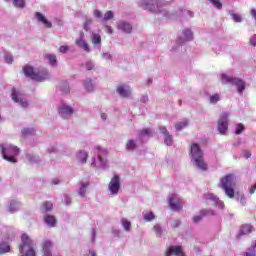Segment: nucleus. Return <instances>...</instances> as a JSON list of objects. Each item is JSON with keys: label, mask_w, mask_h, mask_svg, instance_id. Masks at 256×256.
Returning a JSON list of instances; mask_svg holds the SVG:
<instances>
[{"label": "nucleus", "mask_w": 256, "mask_h": 256, "mask_svg": "<svg viewBox=\"0 0 256 256\" xmlns=\"http://www.w3.org/2000/svg\"><path fill=\"white\" fill-rule=\"evenodd\" d=\"M138 7H141L144 11H150V13H158L159 17H162V21H175L181 17V15H188L193 17L194 14L189 10H179L176 13H171V9L167 8L169 2L165 0H137Z\"/></svg>", "instance_id": "1"}, {"label": "nucleus", "mask_w": 256, "mask_h": 256, "mask_svg": "<svg viewBox=\"0 0 256 256\" xmlns=\"http://www.w3.org/2000/svg\"><path fill=\"white\" fill-rule=\"evenodd\" d=\"M191 162L194 167H197L201 171H207V162H205V154L201 150V146L197 143H193L190 147Z\"/></svg>", "instance_id": "2"}, {"label": "nucleus", "mask_w": 256, "mask_h": 256, "mask_svg": "<svg viewBox=\"0 0 256 256\" xmlns=\"http://www.w3.org/2000/svg\"><path fill=\"white\" fill-rule=\"evenodd\" d=\"M24 75L26 77H30L33 81H47L49 79V71L45 68H33L31 66H25L24 69Z\"/></svg>", "instance_id": "3"}, {"label": "nucleus", "mask_w": 256, "mask_h": 256, "mask_svg": "<svg viewBox=\"0 0 256 256\" xmlns=\"http://www.w3.org/2000/svg\"><path fill=\"white\" fill-rule=\"evenodd\" d=\"M220 81L222 85H234L239 95H243V91H245V81H243L241 78L233 77L227 73H222L220 76Z\"/></svg>", "instance_id": "4"}, {"label": "nucleus", "mask_w": 256, "mask_h": 256, "mask_svg": "<svg viewBox=\"0 0 256 256\" xmlns=\"http://www.w3.org/2000/svg\"><path fill=\"white\" fill-rule=\"evenodd\" d=\"M220 187L229 199H233V197H235V190L233 189V187H235V175L228 174L222 178Z\"/></svg>", "instance_id": "5"}, {"label": "nucleus", "mask_w": 256, "mask_h": 256, "mask_svg": "<svg viewBox=\"0 0 256 256\" xmlns=\"http://www.w3.org/2000/svg\"><path fill=\"white\" fill-rule=\"evenodd\" d=\"M22 243L19 247V251L22 256H37L35 249V242L29 238L27 234H22L21 236Z\"/></svg>", "instance_id": "6"}, {"label": "nucleus", "mask_w": 256, "mask_h": 256, "mask_svg": "<svg viewBox=\"0 0 256 256\" xmlns=\"http://www.w3.org/2000/svg\"><path fill=\"white\" fill-rule=\"evenodd\" d=\"M0 149L2 151V156L5 161L9 163H17V155H19V148L11 144H0Z\"/></svg>", "instance_id": "7"}, {"label": "nucleus", "mask_w": 256, "mask_h": 256, "mask_svg": "<svg viewBox=\"0 0 256 256\" xmlns=\"http://www.w3.org/2000/svg\"><path fill=\"white\" fill-rule=\"evenodd\" d=\"M189 41H193V31H191L190 28H184L178 36L176 40V47L172 48V52L179 53L183 45H185V43H189Z\"/></svg>", "instance_id": "8"}, {"label": "nucleus", "mask_w": 256, "mask_h": 256, "mask_svg": "<svg viewBox=\"0 0 256 256\" xmlns=\"http://www.w3.org/2000/svg\"><path fill=\"white\" fill-rule=\"evenodd\" d=\"M95 153H96V155H98V162L96 163L95 158H93L91 166L96 167L97 169H103V170L108 169L109 164L107 162V158H105L108 155L107 149L97 146Z\"/></svg>", "instance_id": "9"}, {"label": "nucleus", "mask_w": 256, "mask_h": 256, "mask_svg": "<svg viewBox=\"0 0 256 256\" xmlns=\"http://www.w3.org/2000/svg\"><path fill=\"white\" fill-rule=\"evenodd\" d=\"M229 117H231V113L229 112H222L219 116L217 122V129L220 135H225L227 130L229 129Z\"/></svg>", "instance_id": "10"}, {"label": "nucleus", "mask_w": 256, "mask_h": 256, "mask_svg": "<svg viewBox=\"0 0 256 256\" xmlns=\"http://www.w3.org/2000/svg\"><path fill=\"white\" fill-rule=\"evenodd\" d=\"M119 191H121V177L119 175H114L108 183V192L112 197H117Z\"/></svg>", "instance_id": "11"}, {"label": "nucleus", "mask_w": 256, "mask_h": 256, "mask_svg": "<svg viewBox=\"0 0 256 256\" xmlns=\"http://www.w3.org/2000/svg\"><path fill=\"white\" fill-rule=\"evenodd\" d=\"M116 28L120 33H125L126 35H130L133 33V24L127 20H119L116 22Z\"/></svg>", "instance_id": "12"}, {"label": "nucleus", "mask_w": 256, "mask_h": 256, "mask_svg": "<svg viewBox=\"0 0 256 256\" xmlns=\"http://www.w3.org/2000/svg\"><path fill=\"white\" fill-rule=\"evenodd\" d=\"M58 113L62 119H71L75 110L67 104H61L58 107Z\"/></svg>", "instance_id": "13"}, {"label": "nucleus", "mask_w": 256, "mask_h": 256, "mask_svg": "<svg viewBox=\"0 0 256 256\" xmlns=\"http://www.w3.org/2000/svg\"><path fill=\"white\" fill-rule=\"evenodd\" d=\"M116 93L123 99H129V97H131V86L127 84H120L116 88Z\"/></svg>", "instance_id": "14"}, {"label": "nucleus", "mask_w": 256, "mask_h": 256, "mask_svg": "<svg viewBox=\"0 0 256 256\" xmlns=\"http://www.w3.org/2000/svg\"><path fill=\"white\" fill-rule=\"evenodd\" d=\"M169 205L172 211H179L183 207V200L177 194H174L169 197Z\"/></svg>", "instance_id": "15"}, {"label": "nucleus", "mask_w": 256, "mask_h": 256, "mask_svg": "<svg viewBox=\"0 0 256 256\" xmlns=\"http://www.w3.org/2000/svg\"><path fill=\"white\" fill-rule=\"evenodd\" d=\"M12 100H14L15 103H19L23 109L29 107V102H27L19 92L15 91V89H12Z\"/></svg>", "instance_id": "16"}, {"label": "nucleus", "mask_w": 256, "mask_h": 256, "mask_svg": "<svg viewBox=\"0 0 256 256\" xmlns=\"http://www.w3.org/2000/svg\"><path fill=\"white\" fill-rule=\"evenodd\" d=\"M77 47L80 49H83L85 53H91V48L89 47V44L87 41H85V33L80 32L79 38L75 41Z\"/></svg>", "instance_id": "17"}, {"label": "nucleus", "mask_w": 256, "mask_h": 256, "mask_svg": "<svg viewBox=\"0 0 256 256\" xmlns=\"http://www.w3.org/2000/svg\"><path fill=\"white\" fill-rule=\"evenodd\" d=\"M205 201H208L212 203V205H216L219 209H223L225 207V204L215 196V194L212 193H206L204 194Z\"/></svg>", "instance_id": "18"}, {"label": "nucleus", "mask_w": 256, "mask_h": 256, "mask_svg": "<svg viewBox=\"0 0 256 256\" xmlns=\"http://www.w3.org/2000/svg\"><path fill=\"white\" fill-rule=\"evenodd\" d=\"M159 131L164 137L165 145L171 147V145H173V136L169 133V131H167V128H165L164 126H160Z\"/></svg>", "instance_id": "19"}, {"label": "nucleus", "mask_w": 256, "mask_h": 256, "mask_svg": "<svg viewBox=\"0 0 256 256\" xmlns=\"http://www.w3.org/2000/svg\"><path fill=\"white\" fill-rule=\"evenodd\" d=\"M35 18L37 19L38 23H42V25H44V27L47 29H51V27H53V23L47 20V17H45V15H43L41 12H36Z\"/></svg>", "instance_id": "20"}, {"label": "nucleus", "mask_w": 256, "mask_h": 256, "mask_svg": "<svg viewBox=\"0 0 256 256\" xmlns=\"http://www.w3.org/2000/svg\"><path fill=\"white\" fill-rule=\"evenodd\" d=\"M51 249H53V242L51 240H45L42 245V256H53Z\"/></svg>", "instance_id": "21"}, {"label": "nucleus", "mask_w": 256, "mask_h": 256, "mask_svg": "<svg viewBox=\"0 0 256 256\" xmlns=\"http://www.w3.org/2000/svg\"><path fill=\"white\" fill-rule=\"evenodd\" d=\"M207 215H215V211L211 209H203L200 211V215H196L193 217V222L194 223H199L203 217H207Z\"/></svg>", "instance_id": "22"}, {"label": "nucleus", "mask_w": 256, "mask_h": 256, "mask_svg": "<svg viewBox=\"0 0 256 256\" xmlns=\"http://www.w3.org/2000/svg\"><path fill=\"white\" fill-rule=\"evenodd\" d=\"M87 189H89V181L80 182L78 184V195L84 198L87 195Z\"/></svg>", "instance_id": "23"}, {"label": "nucleus", "mask_w": 256, "mask_h": 256, "mask_svg": "<svg viewBox=\"0 0 256 256\" xmlns=\"http://www.w3.org/2000/svg\"><path fill=\"white\" fill-rule=\"evenodd\" d=\"M19 207H21V204L18 201L10 200L6 211H8V213H17V211H19Z\"/></svg>", "instance_id": "24"}, {"label": "nucleus", "mask_w": 256, "mask_h": 256, "mask_svg": "<svg viewBox=\"0 0 256 256\" xmlns=\"http://www.w3.org/2000/svg\"><path fill=\"white\" fill-rule=\"evenodd\" d=\"M91 42L94 45V49H101V36L98 33L92 32Z\"/></svg>", "instance_id": "25"}, {"label": "nucleus", "mask_w": 256, "mask_h": 256, "mask_svg": "<svg viewBox=\"0 0 256 256\" xmlns=\"http://www.w3.org/2000/svg\"><path fill=\"white\" fill-rule=\"evenodd\" d=\"M255 231V228L250 224L242 225L240 228V235H249V233H253Z\"/></svg>", "instance_id": "26"}, {"label": "nucleus", "mask_w": 256, "mask_h": 256, "mask_svg": "<svg viewBox=\"0 0 256 256\" xmlns=\"http://www.w3.org/2000/svg\"><path fill=\"white\" fill-rule=\"evenodd\" d=\"M84 88L88 93H93L95 91V85H93V80H91V78L84 80Z\"/></svg>", "instance_id": "27"}, {"label": "nucleus", "mask_w": 256, "mask_h": 256, "mask_svg": "<svg viewBox=\"0 0 256 256\" xmlns=\"http://www.w3.org/2000/svg\"><path fill=\"white\" fill-rule=\"evenodd\" d=\"M87 157H89V154H87V152L80 150L77 154H76V159L77 161H79V163H87Z\"/></svg>", "instance_id": "28"}, {"label": "nucleus", "mask_w": 256, "mask_h": 256, "mask_svg": "<svg viewBox=\"0 0 256 256\" xmlns=\"http://www.w3.org/2000/svg\"><path fill=\"white\" fill-rule=\"evenodd\" d=\"M45 58L49 61L51 67H57V56L55 54H46Z\"/></svg>", "instance_id": "29"}, {"label": "nucleus", "mask_w": 256, "mask_h": 256, "mask_svg": "<svg viewBox=\"0 0 256 256\" xmlns=\"http://www.w3.org/2000/svg\"><path fill=\"white\" fill-rule=\"evenodd\" d=\"M44 221L48 227H55L57 220H55V217L53 216H45Z\"/></svg>", "instance_id": "30"}, {"label": "nucleus", "mask_w": 256, "mask_h": 256, "mask_svg": "<svg viewBox=\"0 0 256 256\" xmlns=\"http://www.w3.org/2000/svg\"><path fill=\"white\" fill-rule=\"evenodd\" d=\"M120 223H121L124 231H127V232L131 231V221L127 220L126 218H122L120 220Z\"/></svg>", "instance_id": "31"}, {"label": "nucleus", "mask_w": 256, "mask_h": 256, "mask_svg": "<svg viewBox=\"0 0 256 256\" xmlns=\"http://www.w3.org/2000/svg\"><path fill=\"white\" fill-rule=\"evenodd\" d=\"M11 251V246L7 242L0 243V255H3V253H9Z\"/></svg>", "instance_id": "32"}, {"label": "nucleus", "mask_w": 256, "mask_h": 256, "mask_svg": "<svg viewBox=\"0 0 256 256\" xmlns=\"http://www.w3.org/2000/svg\"><path fill=\"white\" fill-rule=\"evenodd\" d=\"M137 147V143L134 140H128L126 143V151H133Z\"/></svg>", "instance_id": "33"}, {"label": "nucleus", "mask_w": 256, "mask_h": 256, "mask_svg": "<svg viewBox=\"0 0 256 256\" xmlns=\"http://www.w3.org/2000/svg\"><path fill=\"white\" fill-rule=\"evenodd\" d=\"M209 100L212 105H216V103H219V101H221V95L220 94L211 95Z\"/></svg>", "instance_id": "34"}, {"label": "nucleus", "mask_w": 256, "mask_h": 256, "mask_svg": "<svg viewBox=\"0 0 256 256\" xmlns=\"http://www.w3.org/2000/svg\"><path fill=\"white\" fill-rule=\"evenodd\" d=\"M23 137H29V135H35V130L33 128H24L22 129Z\"/></svg>", "instance_id": "35"}, {"label": "nucleus", "mask_w": 256, "mask_h": 256, "mask_svg": "<svg viewBox=\"0 0 256 256\" xmlns=\"http://www.w3.org/2000/svg\"><path fill=\"white\" fill-rule=\"evenodd\" d=\"M187 125H189V122L187 120H184L182 122H178L175 125V129L176 131H181L183 128L187 127Z\"/></svg>", "instance_id": "36"}, {"label": "nucleus", "mask_w": 256, "mask_h": 256, "mask_svg": "<svg viewBox=\"0 0 256 256\" xmlns=\"http://www.w3.org/2000/svg\"><path fill=\"white\" fill-rule=\"evenodd\" d=\"M113 17H115V13H113V11L109 10L104 14L102 21H111V19H113Z\"/></svg>", "instance_id": "37"}, {"label": "nucleus", "mask_w": 256, "mask_h": 256, "mask_svg": "<svg viewBox=\"0 0 256 256\" xmlns=\"http://www.w3.org/2000/svg\"><path fill=\"white\" fill-rule=\"evenodd\" d=\"M143 219L144 221H153V219H155V214H153V212H146L143 214Z\"/></svg>", "instance_id": "38"}, {"label": "nucleus", "mask_w": 256, "mask_h": 256, "mask_svg": "<svg viewBox=\"0 0 256 256\" xmlns=\"http://www.w3.org/2000/svg\"><path fill=\"white\" fill-rule=\"evenodd\" d=\"M243 131H245V126L243 124H236L235 126V134L236 135H241V133H243Z\"/></svg>", "instance_id": "39"}, {"label": "nucleus", "mask_w": 256, "mask_h": 256, "mask_svg": "<svg viewBox=\"0 0 256 256\" xmlns=\"http://www.w3.org/2000/svg\"><path fill=\"white\" fill-rule=\"evenodd\" d=\"M153 229L157 237H161V235H163V228H161L159 224L154 225Z\"/></svg>", "instance_id": "40"}, {"label": "nucleus", "mask_w": 256, "mask_h": 256, "mask_svg": "<svg viewBox=\"0 0 256 256\" xmlns=\"http://www.w3.org/2000/svg\"><path fill=\"white\" fill-rule=\"evenodd\" d=\"M14 7H18L20 9H23L25 7V0H12Z\"/></svg>", "instance_id": "41"}, {"label": "nucleus", "mask_w": 256, "mask_h": 256, "mask_svg": "<svg viewBox=\"0 0 256 256\" xmlns=\"http://www.w3.org/2000/svg\"><path fill=\"white\" fill-rule=\"evenodd\" d=\"M4 59H5V62L8 63L9 65L13 63V55H11V53L4 52Z\"/></svg>", "instance_id": "42"}, {"label": "nucleus", "mask_w": 256, "mask_h": 256, "mask_svg": "<svg viewBox=\"0 0 256 256\" xmlns=\"http://www.w3.org/2000/svg\"><path fill=\"white\" fill-rule=\"evenodd\" d=\"M209 2L212 3L213 7L216 9H223V4L221 3L220 0H208Z\"/></svg>", "instance_id": "43"}, {"label": "nucleus", "mask_w": 256, "mask_h": 256, "mask_svg": "<svg viewBox=\"0 0 256 256\" xmlns=\"http://www.w3.org/2000/svg\"><path fill=\"white\" fill-rule=\"evenodd\" d=\"M233 21H235V23H241V21H243V19L241 18V15L239 14H235L234 12L230 13Z\"/></svg>", "instance_id": "44"}, {"label": "nucleus", "mask_w": 256, "mask_h": 256, "mask_svg": "<svg viewBox=\"0 0 256 256\" xmlns=\"http://www.w3.org/2000/svg\"><path fill=\"white\" fill-rule=\"evenodd\" d=\"M85 69L87 71H93V69H95V63H93V61H87L85 63Z\"/></svg>", "instance_id": "45"}, {"label": "nucleus", "mask_w": 256, "mask_h": 256, "mask_svg": "<svg viewBox=\"0 0 256 256\" xmlns=\"http://www.w3.org/2000/svg\"><path fill=\"white\" fill-rule=\"evenodd\" d=\"M43 209L47 212L51 211V209H53V203L51 202H45L43 204Z\"/></svg>", "instance_id": "46"}, {"label": "nucleus", "mask_w": 256, "mask_h": 256, "mask_svg": "<svg viewBox=\"0 0 256 256\" xmlns=\"http://www.w3.org/2000/svg\"><path fill=\"white\" fill-rule=\"evenodd\" d=\"M255 247L256 243L252 246L250 250L246 251V256H255Z\"/></svg>", "instance_id": "47"}, {"label": "nucleus", "mask_w": 256, "mask_h": 256, "mask_svg": "<svg viewBox=\"0 0 256 256\" xmlns=\"http://www.w3.org/2000/svg\"><path fill=\"white\" fill-rule=\"evenodd\" d=\"M93 15H94V17H96V19H102L103 20V13H101V11L96 9V10H94Z\"/></svg>", "instance_id": "48"}, {"label": "nucleus", "mask_w": 256, "mask_h": 256, "mask_svg": "<svg viewBox=\"0 0 256 256\" xmlns=\"http://www.w3.org/2000/svg\"><path fill=\"white\" fill-rule=\"evenodd\" d=\"M151 133H153V130L150 128H145L144 130H142L141 132V136L145 137V135H151Z\"/></svg>", "instance_id": "49"}, {"label": "nucleus", "mask_w": 256, "mask_h": 256, "mask_svg": "<svg viewBox=\"0 0 256 256\" xmlns=\"http://www.w3.org/2000/svg\"><path fill=\"white\" fill-rule=\"evenodd\" d=\"M102 59H105V61H111L113 59V56L109 53H103Z\"/></svg>", "instance_id": "50"}, {"label": "nucleus", "mask_w": 256, "mask_h": 256, "mask_svg": "<svg viewBox=\"0 0 256 256\" xmlns=\"http://www.w3.org/2000/svg\"><path fill=\"white\" fill-rule=\"evenodd\" d=\"M69 51V46L63 45L59 47V53H67Z\"/></svg>", "instance_id": "51"}, {"label": "nucleus", "mask_w": 256, "mask_h": 256, "mask_svg": "<svg viewBox=\"0 0 256 256\" xmlns=\"http://www.w3.org/2000/svg\"><path fill=\"white\" fill-rule=\"evenodd\" d=\"M97 235V231L95 230V228L91 229V241L92 243H95V237Z\"/></svg>", "instance_id": "52"}, {"label": "nucleus", "mask_w": 256, "mask_h": 256, "mask_svg": "<svg viewBox=\"0 0 256 256\" xmlns=\"http://www.w3.org/2000/svg\"><path fill=\"white\" fill-rule=\"evenodd\" d=\"M250 45H252V47H256V34L251 36Z\"/></svg>", "instance_id": "53"}, {"label": "nucleus", "mask_w": 256, "mask_h": 256, "mask_svg": "<svg viewBox=\"0 0 256 256\" xmlns=\"http://www.w3.org/2000/svg\"><path fill=\"white\" fill-rule=\"evenodd\" d=\"M28 159L31 163H39V158L36 156H28Z\"/></svg>", "instance_id": "54"}, {"label": "nucleus", "mask_w": 256, "mask_h": 256, "mask_svg": "<svg viewBox=\"0 0 256 256\" xmlns=\"http://www.w3.org/2000/svg\"><path fill=\"white\" fill-rule=\"evenodd\" d=\"M240 204L242 205V207H245V205H247V199L245 198V196L240 197Z\"/></svg>", "instance_id": "55"}, {"label": "nucleus", "mask_w": 256, "mask_h": 256, "mask_svg": "<svg viewBox=\"0 0 256 256\" xmlns=\"http://www.w3.org/2000/svg\"><path fill=\"white\" fill-rule=\"evenodd\" d=\"M171 225L174 229H176V227H179V225H181V221L174 220Z\"/></svg>", "instance_id": "56"}, {"label": "nucleus", "mask_w": 256, "mask_h": 256, "mask_svg": "<svg viewBox=\"0 0 256 256\" xmlns=\"http://www.w3.org/2000/svg\"><path fill=\"white\" fill-rule=\"evenodd\" d=\"M105 29L108 35H113V28L111 26H106Z\"/></svg>", "instance_id": "57"}, {"label": "nucleus", "mask_w": 256, "mask_h": 256, "mask_svg": "<svg viewBox=\"0 0 256 256\" xmlns=\"http://www.w3.org/2000/svg\"><path fill=\"white\" fill-rule=\"evenodd\" d=\"M140 101H141V103H147V101H149V96L143 95V96L140 98Z\"/></svg>", "instance_id": "58"}, {"label": "nucleus", "mask_w": 256, "mask_h": 256, "mask_svg": "<svg viewBox=\"0 0 256 256\" xmlns=\"http://www.w3.org/2000/svg\"><path fill=\"white\" fill-rule=\"evenodd\" d=\"M62 93H69V85L64 84V88H61Z\"/></svg>", "instance_id": "59"}, {"label": "nucleus", "mask_w": 256, "mask_h": 256, "mask_svg": "<svg viewBox=\"0 0 256 256\" xmlns=\"http://www.w3.org/2000/svg\"><path fill=\"white\" fill-rule=\"evenodd\" d=\"M256 191V184L252 185L250 188H249V193L250 195H253V193H255Z\"/></svg>", "instance_id": "60"}, {"label": "nucleus", "mask_w": 256, "mask_h": 256, "mask_svg": "<svg viewBox=\"0 0 256 256\" xmlns=\"http://www.w3.org/2000/svg\"><path fill=\"white\" fill-rule=\"evenodd\" d=\"M112 233H113V235H115L116 237H119V235H120V233H121V230H119V229H113V230H112Z\"/></svg>", "instance_id": "61"}, {"label": "nucleus", "mask_w": 256, "mask_h": 256, "mask_svg": "<svg viewBox=\"0 0 256 256\" xmlns=\"http://www.w3.org/2000/svg\"><path fill=\"white\" fill-rule=\"evenodd\" d=\"M243 157H245V159H249V157H251V153L249 151H244Z\"/></svg>", "instance_id": "62"}, {"label": "nucleus", "mask_w": 256, "mask_h": 256, "mask_svg": "<svg viewBox=\"0 0 256 256\" xmlns=\"http://www.w3.org/2000/svg\"><path fill=\"white\" fill-rule=\"evenodd\" d=\"M100 117H101L102 121L107 120V114H105V113H101Z\"/></svg>", "instance_id": "63"}, {"label": "nucleus", "mask_w": 256, "mask_h": 256, "mask_svg": "<svg viewBox=\"0 0 256 256\" xmlns=\"http://www.w3.org/2000/svg\"><path fill=\"white\" fill-rule=\"evenodd\" d=\"M88 256H97V253H95V250H90Z\"/></svg>", "instance_id": "64"}]
</instances>
